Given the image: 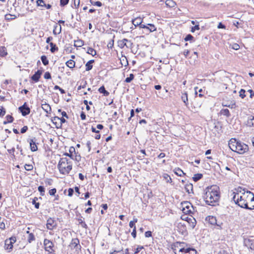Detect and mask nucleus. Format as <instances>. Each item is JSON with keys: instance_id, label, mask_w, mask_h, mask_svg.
Returning a JSON list of instances; mask_svg holds the SVG:
<instances>
[{"instance_id": "nucleus-17", "label": "nucleus", "mask_w": 254, "mask_h": 254, "mask_svg": "<svg viewBox=\"0 0 254 254\" xmlns=\"http://www.w3.org/2000/svg\"><path fill=\"white\" fill-rule=\"evenodd\" d=\"M30 149L32 151L34 152L37 150L38 147L36 144L35 140L33 139H31L29 141Z\"/></svg>"}, {"instance_id": "nucleus-22", "label": "nucleus", "mask_w": 254, "mask_h": 254, "mask_svg": "<svg viewBox=\"0 0 254 254\" xmlns=\"http://www.w3.org/2000/svg\"><path fill=\"white\" fill-rule=\"evenodd\" d=\"M181 99L185 105L187 106L188 105V94L186 92L182 93Z\"/></svg>"}, {"instance_id": "nucleus-34", "label": "nucleus", "mask_w": 254, "mask_h": 254, "mask_svg": "<svg viewBox=\"0 0 254 254\" xmlns=\"http://www.w3.org/2000/svg\"><path fill=\"white\" fill-rule=\"evenodd\" d=\"M66 65L68 67L72 68L75 66V62L73 61L70 60L66 62Z\"/></svg>"}, {"instance_id": "nucleus-63", "label": "nucleus", "mask_w": 254, "mask_h": 254, "mask_svg": "<svg viewBox=\"0 0 254 254\" xmlns=\"http://www.w3.org/2000/svg\"><path fill=\"white\" fill-rule=\"evenodd\" d=\"M80 118L82 120H85L86 119V115L84 112H82L80 114Z\"/></svg>"}, {"instance_id": "nucleus-23", "label": "nucleus", "mask_w": 254, "mask_h": 254, "mask_svg": "<svg viewBox=\"0 0 254 254\" xmlns=\"http://www.w3.org/2000/svg\"><path fill=\"white\" fill-rule=\"evenodd\" d=\"M185 189L186 192H187L188 193H190L192 192L193 187L191 184H186L185 185Z\"/></svg>"}, {"instance_id": "nucleus-53", "label": "nucleus", "mask_w": 254, "mask_h": 254, "mask_svg": "<svg viewBox=\"0 0 254 254\" xmlns=\"http://www.w3.org/2000/svg\"><path fill=\"white\" fill-rule=\"evenodd\" d=\"M57 192V190L56 189H51L49 190V194L50 195H54L55 194V193H56Z\"/></svg>"}, {"instance_id": "nucleus-62", "label": "nucleus", "mask_w": 254, "mask_h": 254, "mask_svg": "<svg viewBox=\"0 0 254 254\" xmlns=\"http://www.w3.org/2000/svg\"><path fill=\"white\" fill-rule=\"evenodd\" d=\"M232 194L233 195V199L235 201V203H236V200L238 197V195H239V194L234 193V192H233Z\"/></svg>"}, {"instance_id": "nucleus-57", "label": "nucleus", "mask_w": 254, "mask_h": 254, "mask_svg": "<svg viewBox=\"0 0 254 254\" xmlns=\"http://www.w3.org/2000/svg\"><path fill=\"white\" fill-rule=\"evenodd\" d=\"M53 181L52 179H46L45 181V183L46 185H51L52 184Z\"/></svg>"}, {"instance_id": "nucleus-19", "label": "nucleus", "mask_w": 254, "mask_h": 254, "mask_svg": "<svg viewBox=\"0 0 254 254\" xmlns=\"http://www.w3.org/2000/svg\"><path fill=\"white\" fill-rule=\"evenodd\" d=\"M62 32V27L61 25H58L57 24H55L54 26V30H53V34L55 35H57L58 34H59Z\"/></svg>"}, {"instance_id": "nucleus-51", "label": "nucleus", "mask_w": 254, "mask_h": 254, "mask_svg": "<svg viewBox=\"0 0 254 254\" xmlns=\"http://www.w3.org/2000/svg\"><path fill=\"white\" fill-rule=\"evenodd\" d=\"M44 78L46 79H49L51 78V74L49 72H46L44 74Z\"/></svg>"}, {"instance_id": "nucleus-27", "label": "nucleus", "mask_w": 254, "mask_h": 254, "mask_svg": "<svg viewBox=\"0 0 254 254\" xmlns=\"http://www.w3.org/2000/svg\"><path fill=\"white\" fill-rule=\"evenodd\" d=\"M98 91L100 93H103V95L104 96H107L109 95V92L108 91H107V90H106L105 87L104 86H102L101 87H100L99 89H98Z\"/></svg>"}, {"instance_id": "nucleus-29", "label": "nucleus", "mask_w": 254, "mask_h": 254, "mask_svg": "<svg viewBox=\"0 0 254 254\" xmlns=\"http://www.w3.org/2000/svg\"><path fill=\"white\" fill-rule=\"evenodd\" d=\"M220 114L224 116H226L227 117H229L231 115L229 110L227 109H222L220 111Z\"/></svg>"}, {"instance_id": "nucleus-24", "label": "nucleus", "mask_w": 254, "mask_h": 254, "mask_svg": "<svg viewBox=\"0 0 254 254\" xmlns=\"http://www.w3.org/2000/svg\"><path fill=\"white\" fill-rule=\"evenodd\" d=\"M247 125L249 127H254V117L250 116L247 121Z\"/></svg>"}, {"instance_id": "nucleus-39", "label": "nucleus", "mask_w": 254, "mask_h": 254, "mask_svg": "<svg viewBox=\"0 0 254 254\" xmlns=\"http://www.w3.org/2000/svg\"><path fill=\"white\" fill-rule=\"evenodd\" d=\"M162 179L166 183H172V179L170 176H162Z\"/></svg>"}, {"instance_id": "nucleus-30", "label": "nucleus", "mask_w": 254, "mask_h": 254, "mask_svg": "<svg viewBox=\"0 0 254 254\" xmlns=\"http://www.w3.org/2000/svg\"><path fill=\"white\" fill-rule=\"evenodd\" d=\"M166 5L169 7H173L175 6L176 3L172 0H167L165 1Z\"/></svg>"}, {"instance_id": "nucleus-36", "label": "nucleus", "mask_w": 254, "mask_h": 254, "mask_svg": "<svg viewBox=\"0 0 254 254\" xmlns=\"http://www.w3.org/2000/svg\"><path fill=\"white\" fill-rule=\"evenodd\" d=\"M69 154H70L69 157L71 159H73V156H74L73 154H75V153H76L74 147H70L69 148Z\"/></svg>"}, {"instance_id": "nucleus-49", "label": "nucleus", "mask_w": 254, "mask_h": 254, "mask_svg": "<svg viewBox=\"0 0 254 254\" xmlns=\"http://www.w3.org/2000/svg\"><path fill=\"white\" fill-rule=\"evenodd\" d=\"M33 166L30 164H26L25 165V169L26 170L30 171L33 169Z\"/></svg>"}, {"instance_id": "nucleus-37", "label": "nucleus", "mask_w": 254, "mask_h": 254, "mask_svg": "<svg viewBox=\"0 0 254 254\" xmlns=\"http://www.w3.org/2000/svg\"><path fill=\"white\" fill-rule=\"evenodd\" d=\"M41 60L44 65H47L49 64V61L46 56H42L41 58Z\"/></svg>"}, {"instance_id": "nucleus-7", "label": "nucleus", "mask_w": 254, "mask_h": 254, "mask_svg": "<svg viewBox=\"0 0 254 254\" xmlns=\"http://www.w3.org/2000/svg\"><path fill=\"white\" fill-rule=\"evenodd\" d=\"M69 247L71 249H75L77 252H78L79 250H80L81 246L79 244V240L78 239H72L70 244L69 245Z\"/></svg>"}, {"instance_id": "nucleus-32", "label": "nucleus", "mask_w": 254, "mask_h": 254, "mask_svg": "<svg viewBox=\"0 0 254 254\" xmlns=\"http://www.w3.org/2000/svg\"><path fill=\"white\" fill-rule=\"evenodd\" d=\"M87 53L92 55V56H94L96 55V51L93 48L90 47H88L87 50Z\"/></svg>"}, {"instance_id": "nucleus-31", "label": "nucleus", "mask_w": 254, "mask_h": 254, "mask_svg": "<svg viewBox=\"0 0 254 254\" xmlns=\"http://www.w3.org/2000/svg\"><path fill=\"white\" fill-rule=\"evenodd\" d=\"M6 49L4 47H0V57H4L7 55Z\"/></svg>"}, {"instance_id": "nucleus-42", "label": "nucleus", "mask_w": 254, "mask_h": 254, "mask_svg": "<svg viewBox=\"0 0 254 254\" xmlns=\"http://www.w3.org/2000/svg\"><path fill=\"white\" fill-rule=\"evenodd\" d=\"M39 191L40 192V194L42 196H43L45 194V188L43 186H39L38 188Z\"/></svg>"}, {"instance_id": "nucleus-60", "label": "nucleus", "mask_w": 254, "mask_h": 254, "mask_svg": "<svg viewBox=\"0 0 254 254\" xmlns=\"http://www.w3.org/2000/svg\"><path fill=\"white\" fill-rule=\"evenodd\" d=\"M28 130V127L27 126H24L21 129V133H24L26 132V131Z\"/></svg>"}, {"instance_id": "nucleus-38", "label": "nucleus", "mask_w": 254, "mask_h": 254, "mask_svg": "<svg viewBox=\"0 0 254 254\" xmlns=\"http://www.w3.org/2000/svg\"><path fill=\"white\" fill-rule=\"evenodd\" d=\"M16 18V16L14 15H11L10 14H7L5 15V19L7 20H10L14 19Z\"/></svg>"}, {"instance_id": "nucleus-58", "label": "nucleus", "mask_w": 254, "mask_h": 254, "mask_svg": "<svg viewBox=\"0 0 254 254\" xmlns=\"http://www.w3.org/2000/svg\"><path fill=\"white\" fill-rule=\"evenodd\" d=\"M202 176H194V177H193V180L195 182H197V181L201 179Z\"/></svg>"}, {"instance_id": "nucleus-16", "label": "nucleus", "mask_w": 254, "mask_h": 254, "mask_svg": "<svg viewBox=\"0 0 254 254\" xmlns=\"http://www.w3.org/2000/svg\"><path fill=\"white\" fill-rule=\"evenodd\" d=\"M143 21V19L140 17H136L132 20V24L135 26H139L140 28V25H142V22Z\"/></svg>"}, {"instance_id": "nucleus-48", "label": "nucleus", "mask_w": 254, "mask_h": 254, "mask_svg": "<svg viewBox=\"0 0 254 254\" xmlns=\"http://www.w3.org/2000/svg\"><path fill=\"white\" fill-rule=\"evenodd\" d=\"M200 28L199 24H196L191 28V32H194L195 30H198Z\"/></svg>"}, {"instance_id": "nucleus-2", "label": "nucleus", "mask_w": 254, "mask_h": 254, "mask_svg": "<svg viewBox=\"0 0 254 254\" xmlns=\"http://www.w3.org/2000/svg\"><path fill=\"white\" fill-rule=\"evenodd\" d=\"M229 148L234 152L237 153L242 154L246 152L249 150L248 146L235 138H232L229 142Z\"/></svg>"}, {"instance_id": "nucleus-61", "label": "nucleus", "mask_w": 254, "mask_h": 254, "mask_svg": "<svg viewBox=\"0 0 254 254\" xmlns=\"http://www.w3.org/2000/svg\"><path fill=\"white\" fill-rule=\"evenodd\" d=\"M152 236V232L150 231H146L145 233V236L146 238L150 237Z\"/></svg>"}, {"instance_id": "nucleus-4", "label": "nucleus", "mask_w": 254, "mask_h": 254, "mask_svg": "<svg viewBox=\"0 0 254 254\" xmlns=\"http://www.w3.org/2000/svg\"><path fill=\"white\" fill-rule=\"evenodd\" d=\"M251 201H254V196L251 198ZM236 204H237L242 208H246L247 209H254V205H252V207H249L248 203L242 195H238Z\"/></svg>"}, {"instance_id": "nucleus-3", "label": "nucleus", "mask_w": 254, "mask_h": 254, "mask_svg": "<svg viewBox=\"0 0 254 254\" xmlns=\"http://www.w3.org/2000/svg\"><path fill=\"white\" fill-rule=\"evenodd\" d=\"M58 167L61 173L68 174L72 169V165L66 158H61Z\"/></svg>"}, {"instance_id": "nucleus-14", "label": "nucleus", "mask_w": 254, "mask_h": 254, "mask_svg": "<svg viewBox=\"0 0 254 254\" xmlns=\"http://www.w3.org/2000/svg\"><path fill=\"white\" fill-rule=\"evenodd\" d=\"M41 107L46 113L51 114L52 111L51 106L46 102L42 104Z\"/></svg>"}, {"instance_id": "nucleus-33", "label": "nucleus", "mask_w": 254, "mask_h": 254, "mask_svg": "<svg viewBox=\"0 0 254 254\" xmlns=\"http://www.w3.org/2000/svg\"><path fill=\"white\" fill-rule=\"evenodd\" d=\"M84 45V42L82 40L75 41L74 46L76 47H80Z\"/></svg>"}, {"instance_id": "nucleus-50", "label": "nucleus", "mask_w": 254, "mask_h": 254, "mask_svg": "<svg viewBox=\"0 0 254 254\" xmlns=\"http://www.w3.org/2000/svg\"><path fill=\"white\" fill-rule=\"evenodd\" d=\"M69 0H60V4L61 6H64L68 3Z\"/></svg>"}, {"instance_id": "nucleus-46", "label": "nucleus", "mask_w": 254, "mask_h": 254, "mask_svg": "<svg viewBox=\"0 0 254 254\" xmlns=\"http://www.w3.org/2000/svg\"><path fill=\"white\" fill-rule=\"evenodd\" d=\"M194 39V37L190 34H188L186 36L185 38L186 41H192Z\"/></svg>"}, {"instance_id": "nucleus-21", "label": "nucleus", "mask_w": 254, "mask_h": 254, "mask_svg": "<svg viewBox=\"0 0 254 254\" xmlns=\"http://www.w3.org/2000/svg\"><path fill=\"white\" fill-rule=\"evenodd\" d=\"M207 219H208V221L210 224H211L212 225H217L218 226L220 227V225L217 223V220H216V217L209 216L208 217Z\"/></svg>"}, {"instance_id": "nucleus-54", "label": "nucleus", "mask_w": 254, "mask_h": 254, "mask_svg": "<svg viewBox=\"0 0 254 254\" xmlns=\"http://www.w3.org/2000/svg\"><path fill=\"white\" fill-rule=\"evenodd\" d=\"M5 114V111L2 107L0 108V117H3Z\"/></svg>"}, {"instance_id": "nucleus-41", "label": "nucleus", "mask_w": 254, "mask_h": 254, "mask_svg": "<svg viewBox=\"0 0 254 254\" xmlns=\"http://www.w3.org/2000/svg\"><path fill=\"white\" fill-rule=\"evenodd\" d=\"M37 199L38 198L37 197H35L32 200V203L35 205V207L38 209L39 208L40 204L39 202H36Z\"/></svg>"}, {"instance_id": "nucleus-28", "label": "nucleus", "mask_w": 254, "mask_h": 254, "mask_svg": "<svg viewBox=\"0 0 254 254\" xmlns=\"http://www.w3.org/2000/svg\"><path fill=\"white\" fill-rule=\"evenodd\" d=\"M50 46L51 47L50 51L52 53H54L56 51H58V47L56 46V44H55L53 42L50 43Z\"/></svg>"}, {"instance_id": "nucleus-25", "label": "nucleus", "mask_w": 254, "mask_h": 254, "mask_svg": "<svg viewBox=\"0 0 254 254\" xmlns=\"http://www.w3.org/2000/svg\"><path fill=\"white\" fill-rule=\"evenodd\" d=\"M94 62L93 60H90L88 61L85 64L86 66V70L89 71L92 68L93 65L92 64Z\"/></svg>"}, {"instance_id": "nucleus-1", "label": "nucleus", "mask_w": 254, "mask_h": 254, "mask_svg": "<svg viewBox=\"0 0 254 254\" xmlns=\"http://www.w3.org/2000/svg\"><path fill=\"white\" fill-rule=\"evenodd\" d=\"M220 197L219 188L216 185L207 187L203 196L206 203L212 206L215 205Z\"/></svg>"}, {"instance_id": "nucleus-64", "label": "nucleus", "mask_w": 254, "mask_h": 254, "mask_svg": "<svg viewBox=\"0 0 254 254\" xmlns=\"http://www.w3.org/2000/svg\"><path fill=\"white\" fill-rule=\"evenodd\" d=\"M248 92H249L250 94V97L251 98H253V97L254 96V92L251 89L249 90Z\"/></svg>"}, {"instance_id": "nucleus-12", "label": "nucleus", "mask_w": 254, "mask_h": 254, "mask_svg": "<svg viewBox=\"0 0 254 254\" xmlns=\"http://www.w3.org/2000/svg\"><path fill=\"white\" fill-rule=\"evenodd\" d=\"M180 252L186 253V254H196V251L193 248H182L180 250Z\"/></svg>"}, {"instance_id": "nucleus-47", "label": "nucleus", "mask_w": 254, "mask_h": 254, "mask_svg": "<svg viewBox=\"0 0 254 254\" xmlns=\"http://www.w3.org/2000/svg\"><path fill=\"white\" fill-rule=\"evenodd\" d=\"M245 92L246 91L243 89H241V90L239 92V96L242 99L244 98V97H246Z\"/></svg>"}, {"instance_id": "nucleus-10", "label": "nucleus", "mask_w": 254, "mask_h": 254, "mask_svg": "<svg viewBox=\"0 0 254 254\" xmlns=\"http://www.w3.org/2000/svg\"><path fill=\"white\" fill-rule=\"evenodd\" d=\"M182 219L184 220H185L186 221H187L188 222L190 227L191 229H193L195 227L196 221L195 219L193 217L185 216V217H184Z\"/></svg>"}, {"instance_id": "nucleus-9", "label": "nucleus", "mask_w": 254, "mask_h": 254, "mask_svg": "<svg viewBox=\"0 0 254 254\" xmlns=\"http://www.w3.org/2000/svg\"><path fill=\"white\" fill-rule=\"evenodd\" d=\"M254 236H251L250 238L245 239L244 245L249 249L254 250V244L253 243V238Z\"/></svg>"}, {"instance_id": "nucleus-15", "label": "nucleus", "mask_w": 254, "mask_h": 254, "mask_svg": "<svg viewBox=\"0 0 254 254\" xmlns=\"http://www.w3.org/2000/svg\"><path fill=\"white\" fill-rule=\"evenodd\" d=\"M46 225L47 229L52 230L55 227L56 224H55L54 220L51 218H50L47 220Z\"/></svg>"}, {"instance_id": "nucleus-45", "label": "nucleus", "mask_w": 254, "mask_h": 254, "mask_svg": "<svg viewBox=\"0 0 254 254\" xmlns=\"http://www.w3.org/2000/svg\"><path fill=\"white\" fill-rule=\"evenodd\" d=\"M73 160H75V161L79 162L81 159V156L79 154H77V153H75V154H73Z\"/></svg>"}, {"instance_id": "nucleus-56", "label": "nucleus", "mask_w": 254, "mask_h": 254, "mask_svg": "<svg viewBox=\"0 0 254 254\" xmlns=\"http://www.w3.org/2000/svg\"><path fill=\"white\" fill-rule=\"evenodd\" d=\"M80 4V0H74V5L75 6V8H77Z\"/></svg>"}, {"instance_id": "nucleus-6", "label": "nucleus", "mask_w": 254, "mask_h": 254, "mask_svg": "<svg viewBox=\"0 0 254 254\" xmlns=\"http://www.w3.org/2000/svg\"><path fill=\"white\" fill-rule=\"evenodd\" d=\"M182 211L184 213L190 214L191 213V209H193V206L188 201H184L182 203Z\"/></svg>"}, {"instance_id": "nucleus-5", "label": "nucleus", "mask_w": 254, "mask_h": 254, "mask_svg": "<svg viewBox=\"0 0 254 254\" xmlns=\"http://www.w3.org/2000/svg\"><path fill=\"white\" fill-rule=\"evenodd\" d=\"M44 245L45 251L51 254H54V251L53 250L54 244L50 240L45 239L44 241Z\"/></svg>"}, {"instance_id": "nucleus-43", "label": "nucleus", "mask_w": 254, "mask_h": 254, "mask_svg": "<svg viewBox=\"0 0 254 254\" xmlns=\"http://www.w3.org/2000/svg\"><path fill=\"white\" fill-rule=\"evenodd\" d=\"M242 190H244L242 189V188L239 187L235 189L233 192L234 193L239 194L240 193L242 192Z\"/></svg>"}, {"instance_id": "nucleus-11", "label": "nucleus", "mask_w": 254, "mask_h": 254, "mask_svg": "<svg viewBox=\"0 0 254 254\" xmlns=\"http://www.w3.org/2000/svg\"><path fill=\"white\" fill-rule=\"evenodd\" d=\"M140 28H143L146 30L147 32H153L156 30L155 26L152 24H148L147 25H140Z\"/></svg>"}, {"instance_id": "nucleus-18", "label": "nucleus", "mask_w": 254, "mask_h": 254, "mask_svg": "<svg viewBox=\"0 0 254 254\" xmlns=\"http://www.w3.org/2000/svg\"><path fill=\"white\" fill-rule=\"evenodd\" d=\"M4 248L5 250H8V252H10L13 248V244L11 243V241L6 240L5 241Z\"/></svg>"}, {"instance_id": "nucleus-44", "label": "nucleus", "mask_w": 254, "mask_h": 254, "mask_svg": "<svg viewBox=\"0 0 254 254\" xmlns=\"http://www.w3.org/2000/svg\"><path fill=\"white\" fill-rule=\"evenodd\" d=\"M90 1L91 3L94 5H96L97 6H101L102 5V3L99 1L94 2L90 0Z\"/></svg>"}, {"instance_id": "nucleus-20", "label": "nucleus", "mask_w": 254, "mask_h": 254, "mask_svg": "<svg viewBox=\"0 0 254 254\" xmlns=\"http://www.w3.org/2000/svg\"><path fill=\"white\" fill-rule=\"evenodd\" d=\"M129 42V41L127 39H124L122 40L118 41L119 46L121 48H123L125 46L128 47L129 46L127 45V43Z\"/></svg>"}, {"instance_id": "nucleus-52", "label": "nucleus", "mask_w": 254, "mask_h": 254, "mask_svg": "<svg viewBox=\"0 0 254 254\" xmlns=\"http://www.w3.org/2000/svg\"><path fill=\"white\" fill-rule=\"evenodd\" d=\"M37 5L39 6H44L45 2L43 0H37Z\"/></svg>"}, {"instance_id": "nucleus-13", "label": "nucleus", "mask_w": 254, "mask_h": 254, "mask_svg": "<svg viewBox=\"0 0 254 254\" xmlns=\"http://www.w3.org/2000/svg\"><path fill=\"white\" fill-rule=\"evenodd\" d=\"M42 73V71L41 70H38L34 75H33L31 77V79L34 81L35 82H38L39 80V78L41 77V75Z\"/></svg>"}, {"instance_id": "nucleus-55", "label": "nucleus", "mask_w": 254, "mask_h": 254, "mask_svg": "<svg viewBox=\"0 0 254 254\" xmlns=\"http://www.w3.org/2000/svg\"><path fill=\"white\" fill-rule=\"evenodd\" d=\"M74 190L72 188H69L68 190V195L70 197H71L73 193Z\"/></svg>"}, {"instance_id": "nucleus-8", "label": "nucleus", "mask_w": 254, "mask_h": 254, "mask_svg": "<svg viewBox=\"0 0 254 254\" xmlns=\"http://www.w3.org/2000/svg\"><path fill=\"white\" fill-rule=\"evenodd\" d=\"M18 110L23 116H26L30 113V109L27 106L26 103H25L22 106L19 107Z\"/></svg>"}, {"instance_id": "nucleus-59", "label": "nucleus", "mask_w": 254, "mask_h": 254, "mask_svg": "<svg viewBox=\"0 0 254 254\" xmlns=\"http://www.w3.org/2000/svg\"><path fill=\"white\" fill-rule=\"evenodd\" d=\"M131 235L134 238H136V227L135 226H134L133 229V231L131 233Z\"/></svg>"}, {"instance_id": "nucleus-40", "label": "nucleus", "mask_w": 254, "mask_h": 254, "mask_svg": "<svg viewBox=\"0 0 254 254\" xmlns=\"http://www.w3.org/2000/svg\"><path fill=\"white\" fill-rule=\"evenodd\" d=\"M134 78V75L133 74H130L129 76L126 78L125 81L127 83L130 82Z\"/></svg>"}, {"instance_id": "nucleus-26", "label": "nucleus", "mask_w": 254, "mask_h": 254, "mask_svg": "<svg viewBox=\"0 0 254 254\" xmlns=\"http://www.w3.org/2000/svg\"><path fill=\"white\" fill-rule=\"evenodd\" d=\"M27 233L28 234V236L27 237V241L31 243L32 242L34 241L35 240V236L33 233H29V231H27Z\"/></svg>"}, {"instance_id": "nucleus-35", "label": "nucleus", "mask_w": 254, "mask_h": 254, "mask_svg": "<svg viewBox=\"0 0 254 254\" xmlns=\"http://www.w3.org/2000/svg\"><path fill=\"white\" fill-rule=\"evenodd\" d=\"M6 121H4V122H3L4 124H6L7 123H10L13 122V118L11 115H7L6 116Z\"/></svg>"}]
</instances>
